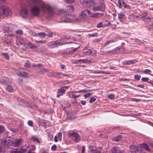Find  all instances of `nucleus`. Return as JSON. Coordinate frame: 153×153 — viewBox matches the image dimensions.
Instances as JSON below:
<instances>
[{
  "label": "nucleus",
  "mask_w": 153,
  "mask_h": 153,
  "mask_svg": "<svg viewBox=\"0 0 153 153\" xmlns=\"http://www.w3.org/2000/svg\"><path fill=\"white\" fill-rule=\"evenodd\" d=\"M68 136L71 138L75 143H77L80 141V136L78 133L75 132H69Z\"/></svg>",
  "instance_id": "nucleus-1"
},
{
  "label": "nucleus",
  "mask_w": 153,
  "mask_h": 153,
  "mask_svg": "<svg viewBox=\"0 0 153 153\" xmlns=\"http://www.w3.org/2000/svg\"><path fill=\"white\" fill-rule=\"evenodd\" d=\"M105 4L104 2L101 3L99 5H94L93 10L95 11H100L103 12H105Z\"/></svg>",
  "instance_id": "nucleus-2"
},
{
  "label": "nucleus",
  "mask_w": 153,
  "mask_h": 153,
  "mask_svg": "<svg viewBox=\"0 0 153 153\" xmlns=\"http://www.w3.org/2000/svg\"><path fill=\"white\" fill-rule=\"evenodd\" d=\"M61 42V41L60 40L53 41L50 42L48 44V46L50 48H53L55 47H57L60 45Z\"/></svg>",
  "instance_id": "nucleus-3"
},
{
  "label": "nucleus",
  "mask_w": 153,
  "mask_h": 153,
  "mask_svg": "<svg viewBox=\"0 0 153 153\" xmlns=\"http://www.w3.org/2000/svg\"><path fill=\"white\" fill-rule=\"evenodd\" d=\"M40 10L37 6H34L32 7L30 10L31 15L33 16H39V13Z\"/></svg>",
  "instance_id": "nucleus-4"
},
{
  "label": "nucleus",
  "mask_w": 153,
  "mask_h": 153,
  "mask_svg": "<svg viewBox=\"0 0 153 153\" xmlns=\"http://www.w3.org/2000/svg\"><path fill=\"white\" fill-rule=\"evenodd\" d=\"M92 14L90 10H84L82 11L79 15V16L82 18H86L88 16H90Z\"/></svg>",
  "instance_id": "nucleus-5"
},
{
  "label": "nucleus",
  "mask_w": 153,
  "mask_h": 153,
  "mask_svg": "<svg viewBox=\"0 0 153 153\" xmlns=\"http://www.w3.org/2000/svg\"><path fill=\"white\" fill-rule=\"evenodd\" d=\"M42 8L44 11H47L50 13H53L52 8L48 5H46L44 3L41 5Z\"/></svg>",
  "instance_id": "nucleus-6"
},
{
  "label": "nucleus",
  "mask_w": 153,
  "mask_h": 153,
  "mask_svg": "<svg viewBox=\"0 0 153 153\" xmlns=\"http://www.w3.org/2000/svg\"><path fill=\"white\" fill-rule=\"evenodd\" d=\"M20 15L23 18H26L28 15V11L27 9L25 8H22L20 12Z\"/></svg>",
  "instance_id": "nucleus-7"
},
{
  "label": "nucleus",
  "mask_w": 153,
  "mask_h": 153,
  "mask_svg": "<svg viewBox=\"0 0 153 153\" xmlns=\"http://www.w3.org/2000/svg\"><path fill=\"white\" fill-rule=\"evenodd\" d=\"M70 15L68 13H66L65 15H64L61 18V22H71V20L68 17Z\"/></svg>",
  "instance_id": "nucleus-8"
},
{
  "label": "nucleus",
  "mask_w": 153,
  "mask_h": 153,
  "mask_svg": "<svg viewBox=\"0 0 153 153\" xmlns=\"http://www.w3.org/2000/svg\"><path fill=\"white\" fill-rule=\"evenodd\" d=\"M0 82L3 84L7 85L11 82L10 79L7 77H5L0 80Z\"/></svg>",
  "instance_id": "nucleus-9"
},
{
  "label": "nucleus",
  "mask_w": 153,
  "mask_h": 153,
  "mask_svg": "<svg viewBox=\"0 0 153 153\" xmlns=\"http://www.w3.org/2000/svg\"><path fill=\"white\" fill-rule=\"evenodd\" d=\"M79 48V47H78L76 48H74L72 47L68 49L66 51V53L67 54H71L73 53L76 51Z\"/></svg>",
  "instance_id": "nucleus-10"
},
{
  "label": "nucleus",
  "mask_w": 153,
  "mask_h": 153,
  "mask_svg": "<svg viewBox=\"0 0 153 153\" xmlns=\"http://www.w3.org/2000/svg\"><path fill=\"white\" fill-rule=\"evenodd\" d=\"M22 141V138L19 139H16L14 142H12L13 145L15 147H17L20 145Z\"/></svg>",
  "instance_id": "nucleus-11"
},
{
  "label": "nucleus",
  "mask_w": 153,
  "mask_h": 153,
  "mask_svg": "<svg viewBox=\"0 0 153 153\" xmlns=\"http://www.w3.org/2000/svg\"><path fill=\"white\" fill-rule=\"evenodd\" d=\"M63 87H61L58 89V92L56 95L57 97H59L60 96H62L65 93V90L63 89Z\"/></svg>",
  "instance_id": "nucleus-12"
},
{
  "label": "nucleus",
  "mask_w": 153,
  "mask_h": 153,
  "mask_svg": "<svg viewBox=\"0 0 153 153\" xmlns=\"http://www.w3.org/2000/svg\"><path fill=\"white\" fill-rule=\"evenodd\" d=\"M124 50L125 48L123 47H122L121 46H119L117 47L115 49L111 50L110 52H111L113 53H115L120 51L122 50L123 51Z\"/></svg>",
  "instance_id": "nucleus-13"
},
{
  "label": "nucleus",
  "mask_w": 153,
  "mask_h": 153,
  "mask_svg": "<svg viewBox=\"0 0 153 153\" xmlns=\"http://www.w3.org/2000/svg\"><path fill=\"white\" fill-rule=\"evenodd\" d=\"M1 145L4 146V147H6L8 146L9 144V141H7L4 138L1 140Z\"/></svg>",
  "instance_id": "nucleus-14"
},
{
  "label": "nucleus",
  "mask_w": 153,
  "mask_h": 153,
  "mask_svg": "<svg viewBox=\"0 0 153 153\" xmlns=\"http://www.w3.org/2000/svg\"><path fill=\"white\" fill-rule=\"evenodd\" d=\"M130 149L132 153H138L140 152V148L137 147L132 146L131 147Z\"/></svg>",
  "instance_id": "nucleus-15"
},
{
  "label": "nucleus",
  "mask_w": 153,
  "mask_h": 153,
  "mask_svg": "<svg viewBox=\"0 0 153 153\" xmlns=\"http://www.w3.org/2000/svg\"><path fill=\"white\" fill-rule=\"evenodd\" d=\"M28 5L33 6L35 5V3L38 2L39 0H26Z\"/></svg>",
  "instance_id": "nucleus-16"
},
{
  "label": "nucleus",
  "mask_w": 153,
  "mask_h": 153,
  "mask_svg": "<svg viewBox=\"0 0 153 153\" xmlns=\"http://www.w3.org/2000/svg\"><path fill=\"white\" fill-rule=\"evenodd\" d=\"M90 149L91 151V153H100L101 151L99 150L98 149L94 146H91Z\"/></svg>",
  "instance_id": "nucleus-17"
},
{
  "label": "nucleus",
  "mask_w": 153,
  "mask_h": 153,
  "mask_svg": "<svg viewBox=\"0 0 153 153\" xmlns=\"http://www.w3.org/2000/svg\"><path fill=\"white\" fill-rule=\"evenodd\" d=\"M93 0H87L85 1L86 5L88 7H90L94 4Z\"/></svg>",
  "instance_id": "nucleus-18"
},
{
  "label": "nucleus",
  "mask_w": 153,
  "mask_h": 153,
  "mask_svg": "<svg viewBox=\"0 0 153 153\" xmlns=\"http://www.w3.org/2000/svg\"><path fill=\"white\" fill-rule=\"evenodd\" d=\"M112 153H122V151L117 147H113L112 149Z\"/></svg>",
  "instance_id": "nucleus-19"
},
{
  "label": "nucleus",
  "mask_w": 153,
  "mask_h": 153,
  "mask_svg": "<svg viewBox=\"0 0 153 153\" xmlns=\"http://www.w3.org/2000/svg\"><path fill=\"white\" fill-rule=\"evenodd\" d=\"M26 150V149H21L19 151L12 150L10 152V153H24L25 152Z\"/></svg>",
  "instance_id": "nucleus-20"
},
{
  "label": "nucleus",
  "mask_w": 153,
  "mask_h": 153,
  "mask_svg": "<svg viewBox=\"0 0 153 153\" xmlns=\"http://www.w3.org/2000/svg\"><path fill=\"white\" fill-rule=\"evenodd\" d=\"M62 74L61 73H59L57 72H54L52 73V76L55 77L57 79L62 78L60 75Z\"/></svg>",
  "instance_id": "nucleus-21"
},
{
  "label": "nucleus",
  "mask_w": 153,
  "mask_h": 153,
  "mask_svg": "<svg viewBox=\"0 0 153 153\" xmlns=\"http://www.w3.org/2000/svg\"><path fill=\"white\" fill-rule=\"evenodd\" d=\"M103 15V13H96L93 14H92L90 16L91 17L94 18H97L99 16H102Z\"/></svg>",
  "instance_id": "nucleus-22"
},
{
  "label": "nucleus",
  "mask_w": 153,
  "mask_h": 153,
  "mask_svg": "<svg viewBox=\"0 0 153 153\" xmlns=\"http://www.w3.org/2000/svg\"><path fill=\"white\" fill-rule=\"evenodd\" d=\"M18 75L22 77H27L28 76V74L26 72L23 71L20 72Z\"/></svg>",
  "instance_id": "nucleus-23"
},
{
  "label": "nucleus",
  "mask_w": 153,
  "mask_h": 153,
  "mask_svg": "<svg viewBox=\"0 0 153 153\" xmlns=\"http://www.w3.org/2000/svg\"><path fill=\"white\" fill-rule=\"evenodd\" d=\"M117 40L116 39H111L106 42L104 45V46H106L109 45L111 43H114L117 42Z\"/></svg>",
  "instance_id": "nucleus-24"
},
{
  "label": "nucleus",
  "mask_w": 153,
  "mask_h": 153,
  "mask_svg": "<svg viewBox=\"0 0 153 153\" xmlns=\"http://www.w3.org/2000/svg\"><path fill=\"white\" fill-rule=\"evenodd\" d=\"M10 130L13 132L16 133L18 131L19 128L17 126H12L10 128Z\"/></svg>",
  "instance_id": "nucleus-25"
},
{
  "label": "nucleus",
  "mask_w": 153,
  "mask_h": 153,
  "mask_svg": "<svg viewBox=\"0 0 153 153\" xmlns=\"http://www.w3.org/2000/svg\"><path fill=\"white\" fill-rule=\"evenodd\" d=\"M6 91L12 93L13 91V88L12 86L7 85L6 88Z\"/></svg>",
  "instance_id": "nucleus-26"
},
{
  "label": "nucleus",
  "mask_w": 153,
  "mask_h": 153,
  "mask_svg": "<svg viewBox=\"0 0 153 153\" xmlns=\"http://www.w3.org/2000/svg\"><path fill=\"white\" fill-rule=\"evenodd\" d=\"M83 52L87 55H89L91 54L92 51L90 49L85 48L83 51Z\"/></svg>",
  "instance_id": "nucleus-27"
},
{
  "label": "nucleus",
  "mask_w": 153,
  "mask_h": 153,
  "mask_svg": "<svg viewBox=\"0 0 153 153\" xmlns=\"http://www.w3.org/2000/svg\"><path fill=\"white\" fill-rule=\"evenodd\" d=\"M80 62H82L83 63L90 64L91 62V61L88 60L87 59H80Z\"/></svg>",
  "instance_id": "nucleus-28"
},
{
  "label": "nucleus",
  "mask_w": 153,
  "mask_h": 153,
  "mask_svg": "<svg viewBox=\"0 0 153 153\" xmlns=\"http://www.w3.org/2000/svg\"><path fill=\"white\" fill-rule=\"evenodd\" d=\"M122 2L123 6L126 9H131V7L130 6L128 5L127 4V3L125 2L124 1H123L122 0Z\"/></svg>",
  "instance_id": "nucleus-29"
},
{
  "label": "nucleus",
  "mask_w": 153,
  "mask_h": 153,
  "mask_svg": "<svg viewBox=\"0 0 153 153\" xmlns=\"http://www.w3.org/2000/svg\"><path fill=\"white\" fill-rule=\"evenodd\" d=\"M66 7L67 9L66 10L65 12H72L74 10L73 7L71 5L67 6Z\"/></svg>",
  "instance_id": "nucleus-30"
},
{
  "label": "nucleus",
  "mask_w": 153,
  "mask_h": 153,
  "mask_svg": "<svg viewBox=\"0 0 153 153\" xmlns=\"http://www.w3.org/2000/svg\"><path fill=\"white\" fill-rule=\"evenodd\" d=\"M95 73L96 74H111V72H108L107 71H96L95 72Z\"/></svg>",
  "instance_id": "nucleus-31"
},
{
  "label": "nucleus",
  "mask_w": 153,
  "mask_h": 153,
  "mask_svg": "<svg viewBox=\"0 0 153 153\" xmlns=\"http://www.w3.org/2000/svg\"><path fill=\"white\" fill-rule=\"evenodd\" d=\"M122 138V136L120 135H119L115 137H114L113 139V140L114 141L118 142L120 141Z\"/></svg>",
  "instance_id": "nucleus-32"
},
{
  "label": "nucleus",
  "mask_w": 153,
  "mask_h": 153,
  "mask_svg": "<svg viewBox=\"0 0 153 153\" xmlns=\"http://www.w3.org/2000/svg\"><path fill=\"white\" fill-rule=\"evenodd\" d=\"M74 93V91L68 92L67 93V95L70 98L73 99Z\"/></svg>",
  "instance_id": "nucleus-33"
},
{
  "label": "nucleus",
  "mask_w": 153,
  "mask_h": 153,
  "mask_svg": "<svg viewBox=\"0 0 153 153\" xmlns=\"http://www.w3.org/2000/svg\"><path fill=\"white\" fill-rule=\"evenodd\" d=\"M124 12H120V13L118 14V18L119 19H122L124 18L125 16Z\"/></svg>",
  "instance_id": "nucleus-34"
},
{
  "label": "nucleus",
  "mask_w": 153,
  "mask_h": 153,
  "mask_svg": "<svg viewBox=\"0 0 153 153\" xmlns=\"http://www.w3.org/2000/svg\"><path fill=\"white\" fill-rule=\"evenodd\" d=\"M1 55L6 59L8 60L9 59V55L7 53H1Z\"/></svg>",
  "instance_id": "nucleus-35"
},
{
  "label": "nucleus",
  "mask_w": 153,
  "mask_h": 153,
  "mask_svg": "<svg viewBox=\"0 0 153 153\" xmlns=\"http://www.w3.org/2000/svg\"><path fill=\"white\" fill-rule=\"evenodd\" d=\"M4 30L7 33L10 32L12 30V28H11V27L8 26L4 27Z\"/></svg>",
  "instance_id": "nucleus-36"
},
{
  "label": "nucleus",
  "mask_w": 153,
  "mask_h": 153,
  "mask_svg": "<svg viewBox=\"0 0 153 153\" xmlns=\"http://www.w3.org/2000/svg\"><path fill=\"white\" fill-rule=\"evenodd\" d=\"M31 139L33 140L34 141H36L38 143H40V141L39 139L37 137L34 136H32L31 137Z\"/></svg>",
  "instance_id": "nucleus-37"
},
{
  "label": "nucleus",
  "mask_w": 153,
  "mask_h": 153,
  "mask_svg": "<svg viewBox=\"0 0 153 153\" xmlns=\"http://www.w3.org/2000/svg\"><path fill=\"white\" fill-rule=\"evenodd\" d=\"M128 65L135 63L137 62L136 59L128 60Z\"/></svg>",
  "instance_id": "nucleus-38"
},
{
  "label": "nucleus",
  "mask_w": 153,
  "mask_h": 153,
  "mask_svg": "<svg viewBox=\"0 0 153 153\" xmlns=\"http://www.w3.org/2000/svg\"><path fill=\"white\" fill-rule=\"evenodd\" d=\"M143 73L146 74H150L152 71L151 70L148 69H146L143 71Z\"/></svg>",
  "instance_id": "nucleus-39"
},
{
  "label": "nucleus",
  "mask_w": 153,
  "mask_h": 153,
  "mask_svg": "<svg viewBox=\"0 0 153 153\" xmlns=\"http://www.w3.org/2000/svg\"><path fill=\"white\" fill-rule=\"evenodd\" d=\"M27 62L24 64V66L26 68H28L30 66V62L28 60H27Z\"/></svg>",
  "instance_id": "nucleus-40"
},
{
  "label": "nucleus",
  "mask_w": 153,
  "mask_h": 153,
  "mask_svg": "<svg viewBox=\"0 0 153 153\" xmlns=\"http://www.w3.org/2000/svg\"><path fill=\"white\" fill-rule=\"evenodd\" d=\"M37 35H38L39 36L41 37H45L46 35V34H45L44 32L38 33Z\"/></svg>",
  "instance_id": "nucleus-41"
},
{
  "label": "nucleus",
  "mask_w": 153,
  "mask_h": 153,
  "mask_svg": "<svg viewBox=\"0 0 153 153\" xmlns=\"http://www.w3.org/2000/svg\"><path fill=\"white\" fill-rule=\"evenodd\" d=\"M141 77V76L140 75H139V74L135 75L134 76V77L135 79H136L137 80H139L140 79Z\"/></svg>",
  "instance_id": "nucleus-42"
},
{
  "label": "nucleus",
  "mask_w": 153,
  "mask_h": 153,
  "mask_svg": "<svg viewBox=\"0 0 153 153\" xmlns=\"http://www.w3.org/2000/svg\"><path fill=\"white\" fill-rule=\"evenodd\" d=\"M108 97L110 99H113L115 98V96L112 94H110L108 96Z\"/></svg>",
  "instance_id": "nucleus-43"
},
{
  "label": "nucleus",
  "mask_w": 153,
  "mask_h": 153,
  "mask_svg": "<svg viewBox=\"0 0 153 153\" xmlns=\"http://www.w3.org/2000/svg\"><path fill=\"white\" fill-rule=\"evenodd\" d=\"M103 27L102 25V23L101 22H100L97 24L96 27L97 28H101Z\"/></svg>",
  "instance_id": "nucleus-44"
},
{
  "label": "nucleus",
  "mask_w": 153,
  "mask_h": 153,
  "mask_svg": "<svg viewBox=\"0 0 153 153\" xmlns=\"http://www.w3.org/2000/svg\"><path fill=\"white\" fill-rule=\"evenodd\" d=\"M149 79L148 77H143L141 79V80L143 81L144 82H149L148 81L149 80Z\"/></svg>",
  "instance_id": "nucleus-45"
},
{
  "label": "nucleus",
  "mask_w": 153,
  "mask_h": 153,
  "mask_svg": "<svg viewBox=\"0 0 153 153\" xmlns=\"http://www.w3.org/2000/svg\"><path fill=\"white\" fill-rule=\"evenodd\" d=\"M16 32L17 34H19L20 35H22L23 34V32L22 30H16Z\"/></svg>",
  "instance_id": "nucleus-46"
},
{
  "label": "nucleus",
  "mask_w": 153,
  "mask_h": 153,
  "mask_svg": "<svg viewBox=\"0 0 153 153\" xmlns=\"http://www.w3.org/2000/svg\"><path fill=\"white\" fill-rule=\"evenodd\" d=\"M96 100V99L94 97H91L90 100L89 102L90 103H92L95 102Z\"/></svg>",
  "instance_id": "nucleus-47"
},
{
  "label": "nucleus",
  "mask_w": 153,
  "mask_h": 153,
  "mask_svg": "<svg viewBox=\"0 0 153 153\" xmlns=\"http://www.w3.org/2000/svg\"><path fill=\"white\" fill-rule=\"evenodd\" d=\"M4 129V127L1 125H0V134L3 132Z\"/></svg>",
  "instance_id": "nucleus-48"
},
{
  "label": "nucleus",
  "mask_w": 153,
  "mask_h": 153,
  "mask_svg": "<svg viewBox=\"0 0 153 153\" xmlns=\"http://www.w3.org/2000/svg\"><path fill=\"white\" fill-rule=\"evenodd\" d=\"M88 35L90 37L97 36V33H92L89 34Z\"/></svg>",
  "instance_id": "nucleus-49"
},
{
  "label": "nucleus",
  "mask_w": 153,
  "mask_h": 153,
  "mask_svg": "<svg viewBox=\"0 0 153 153\" xmlns=\"http://www.w3.org/2000/svg\"><path fill=\"white\" fill-rule=\"evenodd\" d=\"M65 2L68 4H71L74 2L75 0H64Z\"/></svg>",
  "instance_id": "nucleus-50"
},
{
  "label": "nucleus",
  "mask_w": 153,
  "mask_h": 153,
  "mask_svg": "<svg viewBox=\"0 0 153 153\" xmlns=\"http://www.w3.org/2000/svg\"><path fill=\"white\" fill-rule=\"evenodd\" d=\"M39 121L40 123H42L43 124L47 123V122L46 120L42 119H40Z\"/></svg>",
  "instance_id": "nucleus-51"
},
{
  "label": "nucleus",
  "mask_w": 153,
  "mask_h": 153,
  "mask_svg": "<svg viewBox=\"0 0 153 153\" xmlns=\"http://www.w3.org/2000/svg\"><path fill=\"white\" fill-rule=\"evenodd\" d=\"M91 94L90 93H88L87 94H84L83 96L85 97V99H86L87 97H88L90 96Z\"/></svg>",
  "instance_id": "nucleus-52"
},
{
  "label": "nucleus",
  "mask_w": 153,
  "mask_h": 153,
  "mask_svg": "<svg viewBox=\"0 0 153 153\" xmlns=\"http://www.w3.org/2000/svg\"><path fill=\"white\" fill-rule=\"evenodd\" d=\"M58 139L59 140H61L62 139V133L61 132H60L58 134Z\"/></svg>",
  "instance_id": "nucleus-53"
},
{
  "label": "nucleus",
  "mask_w": 153,
  "mask_h": 153,
  "mask_svg": "<svg viewBox=\"0 0 153 153\" xmlns=\"http://www.w3.org/2000/svg\"><path fill=\"white\" fill-rule=\"evenodd\" d=\"M118 4L117 5V6L118 7V8L121 9L122 7V4L121 3V2H118Z\"/></svg>",
  "instance_id": "nucleus-54"
},
{
  "label": "nucleus",
  "mask_w": 153,
  "mask_h": 153,
  "mask_svg": "<svg viewBox=\"0 0 153 153\" xmlns=\"http://www.w3.org/2000/svg\"><path fill=\"white\" fill-rule=\"evenodd\" d=\"M48 138L50 140H52L53 139V135L52 134H49L48 135Z\"/></svg>",
  "instance_id": "nucleus-55"
},
{
  "label": "nucleus",
  "mask_w": 153,
  "mask_h": 153,
  "mask_svg": "<svg viewBox=\"0 0 153 153\" xmlns=\"http://www.w3.org/2000/svg\"><path fill=\"white\" fill-rule=\"evenodd\" d=\"M57 146L56 145H53L51 147V149L53 151H55L56 149Z\"/></svg>",
  "instance_id": "nucleus-56"
},
{
  "label": "nucleus",
  "mask_w": 153,
  "mask_h": 153,
  "mask_svg": "<svg viewBox=\"0 0 153 153\" xmlns=\"http://www.w3.org/2000/svg\"><path fill=\"white\" fill-rule=\"evenodd\" d=\"M30 47L31 49H35L36 48V46L34 45V44H31L30 46Z\"/></svg>",
  "instance_id": "nucleus-57"
},
{
  "label": "nucleus",
  "mask_w": 153,
  "mask_h": 153,
  "mask_svg": "<svg viewBox=\"0 0 153 153\" xmlns=\"http://www.w3.org/2000/svg\"><path fill=\"white\" fill-rule=\"evenodd\" d=\"M36 42L38 43H43L45 42V40L36 41Z\"/></svg>",
  "instance_id": "nucleus-58"
},
{
  "label": "nucleus",
  "mask_w": 153,
  "mask_h": 153,
  "mask_svg": "<svg viewBox=\"0 0 153 153\" xmlns=\"http://www.w3.org/2000/svg\"><path fill=\"white\" fill-rule=\"evenodd\" d=\"M102 39V38H100L99 39H95L94 42H95L97 43V42H100L101 41Z\"/></svg>",
  "instance_id": "nucleus-59"
},
{
  "label": "nucleus",
  "mask_w": 153,
  "mask_h": 153,
  "mask_svg": "<svg viewBox=\"0 0 153 153\" xmlns=\"http://www.w3.org/2000/svg\"><path fill=\"white\" fill-rule=\"evenodd\" d=\"M80 102L81 103V104L82 105H85L86 104V101L85 100H81Z\"/></svg>",
  "instance_id": "nucleus-60"
},
{
  "label": "nucleus",
  "mask_w": 153,
  "mask_h": 153,
  "mask_svg": "<svg viewBox=\"0 0 153 153\" xmlns=\"http://www.w3.org/2000/svg\"><path fill=\"white\" fill-rule=\"evenodd\" d=\"M148 146L145 143H143L141 145V147L144 149L145 148L146 146Z\"/></svg>",
  "instance_id": "nucleus-61"
},
{
  "label": "nucleus",
  "mask_w": 153,
  "mask_h": 153,
  "mask_svg": "<svg viewBox=\"0 0 153 153\" xmlns=\"http://www.w3.org/2000/svg\"><path fill=\"white\" fill-rule=\"evenodd\" d=\"M130 79H126V78H121V79H119V81H129L130 80Z\"/></svg>",
  "instance_id": "nucleus-62"
},
{
  "label": "nucleus",
  "mask_w": 153,
  "mask_h": 153,
  "mask_svg": "<svg viewBox=\"0 0 153 153\" xmlns=\"http://www.w3.org/2000/svg\"><path fill=\"white\" fill-rule=\"evenodd\" d=\"M147 15V14L146 12H143L142 14L141 17H144L146 16Z\"/></svg>",
  "instance_id": "nucleus-63"
},
{
  "label": "nucleus",
  "mask_w": 153,
  "mask_h": 153,
  "mask_svg": "<svg viewBox=\"0 0 153 153\" xmlns=\"http://www.w3.org/2000/svg\"><path fill=\"white\" fill-rule=\"evenodd\" d=\"M41 153H49L48 151V150L43 149L42 150Z\"/></svg>",
  "instance_id": "nucleus-64"
}]
</instances>
